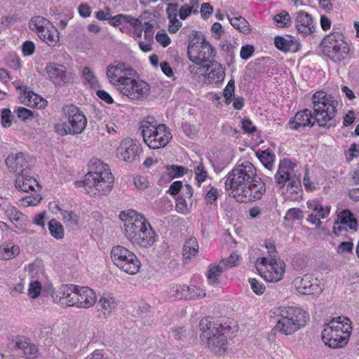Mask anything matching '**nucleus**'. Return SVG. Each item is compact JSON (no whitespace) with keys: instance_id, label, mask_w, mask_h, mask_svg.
<instances>
[{"instance_id":"dca6fc26","label":"nucleus","mask_w":359,"mask_h":359,"mask_svg":"<svg viewBox=\"0 0 359 359\" xmlns=\"http://www.w3.org/2000/svg\"><path fill=\"white\" fill-rule=\"evenodd\" d=\"M65 114L67 117V125L71 135L81 134L85 130L87 125V119L83 112L76 105L71 104L65 109Z\"/></svg>"},{"instance_id":"6ab92c4d","label":"nucleus","mask_w":359,"mask_h":359,"mask_svg":"<svg viewBox=\"0 0 359 359\" xmlns=\"http://www.w3.org/2000/svg\"><path fill=\"white\" fill-rule=\"evenodd\" d=\"M141 145L131 138L123 139L116 149V156L123 161H134L141 153Z\"/></svg>"},{"instance_id":"09e8293b","label":"nucleus","mask_w":359,"mask_h":359,"mask_svg":"<svg viewBox=\"0 0 359 359\" xmlns=\"http://www.w3.org/2000/svg\"><path fill=\"white\" fill-rule=\"evenodd\" d=\"M41 291V284L38 280H33L30 282L29 289H28V295L32 299L37 298Z\"/></svg>"},{"instance_id":"aec40b11","label":"nucleus","mask_w":359,"mask_h":359,"mask_svg":"<svg viewBox=\"0 0 359 359\" xmlns=\"http://www.w3.org/2000/svg\"><path fill=\"white\" fill-rule=\"evenodd\" d=\"M134 72L133 69L131 67L127 66L124 62H119L116 65H109L107 69V76L109 81L117 85L118 89L120 85L122 83V79H128L129 77L126 75H132Z\"/></svg>"},{"instance_id":"de8ad7c7","label":"nucleus","mask_w":359,"mask_h":359,"mask_svg":"<svg viewBox=\"0 0 359 359\" xmlns=\"http://www.w3.org/2000/svg\"><path fill=\"white\" fill-rule=\"evenodd\" d=\"M256 155L262 164H269V162L274 161L275 156L269 149L258 151Z\"/></svg>"},{"instance_id":"603ef678","label":"nucleus","mask_w":359,"mask_h":359,"mask_svg":"<svg viewBox=\"0 0 359 359\" xmlns=\"http://www.w3.org/2000/svg\"><path fill=\"white\" fill-rule=\"evenodd\" d=\"M60 213L65 222H69L75 225L79 224V217L75 212L68 210H62Z\"/></svg>"},{"instance_id":"b1692460","label":"nucleus","mask_w":359,"mask_h":359,"mask_svg":"<svg viewBox=\"0 0 359 359\" xmlns=\"http://www.w3.org/2000/svg\"><path fill=\"white\" fill-rule=\"evenodd\" d=\"M77 285L67 284L62 285L58 291L59 303L67 306H76L78 299H76Z\"/></svg>"},{"instance_id":"39448f33","label":"nucleus","mask_w":359,"mask_h":359,"mask_svg":"<svg viewBox=\"0 0 359 359\" xmlns=\"http://www.w3.org/2000/svg\"><path fill=\"white\" fill-rule=\"evenodd\" d=\"M352 332L351 320L344 316L333 318L325 325L322 331V340L330 348L344 347L347 344Z\"/></svg>"},{"instance_id":"5fc2aeb1","label":"nucleus","mask_w":359,"mask_h":359,"mask_svg":"<svg viewBox=\"0 0 359 359\" xmlns=\"http://www.w3.org/2000/svg\"><path fill=\"white\" fill-rule=\"evenodd\" d=\"M304 217L303 211L299 208H292L287 210L285 219L300 220Z\"/></svg>"},{"instance_id":"bb28decb","label":"nucleus","mask_w":359,"mask_h":359,"mask_svg":"<svg viewBox=\"0 0 359 359\" xmlns=\"http://www.w3.org/2000/svg\"><path fill=\"white\" fill-rule=\"evenodd\" d=\"M76 296L78 299L77 307L88 309L94 305L97 297L95 292L88 287L77 285Z\"/></svg>"},{"instance_id":"9d476101","label":"nucleus","mask_w":359,"mask_h":359,"mask_svg":"<svg viewBox=\"0 0 359 359\" xmlns=\"http://www.w3.org/2000/svg\"><path fill=\"white\" fill-rule=\"evenodd\" d=\"M111 258L117 267L127 273L135 274L140 268L137 257L123 246H114L111 250Z\"/></svg>"},{"instance_id":"cd10ccee","label":"nucleus","mask_w":359,"mask_h":359,"mask_svg":"<svg viewBox=\"0 0 359 359\" xmlns=\"http://www.w3.org/2000/svg\"><path fill=\"white\" fill-rule=\"evenodd\" d=\"M274 44L276 48L284 53H295L300 48L299 42L292 36H287L286 37L276 36L274 38Z\"/></svg>"},{"instance_id":"72a5a7b5","label":"nucleus","mask_w":359,"mask_h":359,"mask_svg":"<svg viewBox=\"0 0 359 359\" xmlns=\"http://www.w3.org/2000/svg\"><path fill=\"white\" fill-rule=\"evenodd\" d=\"M228 19L231 25L239 32L244 34L250 33V25L243 17L233 14V16L228 15Z\"/></svg>"},{"instance_id":"f3484780","label":"nucleus","mask_w":359,"mask_h":359,"mask_svg":"<svg viewBox=\"0 0 359 359\" xmlns=\"http://www.w3.org/2000/svg\"><path fill=\"white\" fill-rule=\"evenodd\" d=\"M292 283L297 291L304 295H318L322 292L318 279L311 274L298 276Z\"/></svg>"},{"instance_id":"a878e982","label":"nucleus","mask_w":359,"mask_h":359,"mask_svg":"<svg viewBox=\"0 0 359 359\" xmlns=\"http://www.w3.org/2000/svg\"><path fill=\"white\" fill-rule=\"evenodd\" d=\"M295 27L298 32L304 35H309L315 30L311 15L304 11L297 13Z\"/></svg>"},{"instance_id":"a18cd8bd","label":"nucleus","mask_w":359,"mask_h":359,"mask_svg":"<svg viewBox=\"0 0 359 359\" xmlns=\"http://www.w3.org/2000/svg\"><path fill=\"white\" fill-rule=\"evenodd\" d=\"M166 169L172 178L182 177L188 172L187 168L177 165H168Z\"/></svg>"},{"instance_id":"473e14b6","label":"nucleus","mask_w":359,"mask_h":359,"mask_svg":"<svg viewBox=\"0 0 359 359\" xmlns=\"http://www.w3.org/2000/svg\"><path fill=\"white\" fill-rule=\"evenodd\" d=\"M50 25L47 19L39 15L33 17L29 22V28L35 32L38 36L43 35L45 29L48 28Z\"/></svg>"},{"instance_id":"69168bd1","label":"nucleus","mask_w":359,"mask_h":359,"mask_svg":"<svg viewBox=\"0 0 359 359\" xmlns=\"http://www.w3.org/2000/svg\"><path fill=\"white\" fill-rule=\"evenodd\" d=\"M22 50L25 56L32 55L35 50V45L32 41H26L23 43Z\"/></svg>"},{"instance_id":"13d9d810","label":"nucleus","mask_w":359,"mask_h":359,"mask_svg":"<svg viewBox=\"0 0 359 359\" xmlns=\"http://www.w3.org/2000/svg\"><path fill=\"white\" fill-rule=\"evenodd\" d=\"M255 51V48L252 45H245L241 47L240 56L241 58L247 60H248L253 54Z\"/></svg>"},{"instance_id":"e2e57ef3","label":"nucleus","mask_w":359,"mask_h":359,"mask_svg":"<svg viewBox=\"0 0 359 359\" xmlns=\"http://www.w3.org/2000/svg\"><path fill=\"white\" fill-rule=\"evenodd\" d=\"M54 129L55 133L61 136H64L66 135H71V133L69 132L70 130L69 126L67 125V122H64L62 123H57L54 126Z\"/></svg>"},{"instance_id":"4468645a","label":"nucleus","mask_w":359,"mask_h":359,"mask_svg":"<svg viewBox=\"0 0 359 359\" xmlns=\"http://www.w3.org/2000/svg\"><path fill=\"white\" fill-rule=\"evenodd\" d=\"M15 186L17 189L27 193L29 191L36 193L40 189V185L36 180L28 175L27 173L17 176ZM41 199L42 197L40 194H31L29 196L25 197L23 201L27 205H36Z\"/></svg>"},{"instance_id":"774afa93","label":"nucleus","mask_w":359,"mask_h":359,"mask_svg":"<svg viewBox=\"0 0 359 359\" xmlns=\"http://www.w3.org/2000/svg\"><path fill=\"white\" fill-rule=\"evenodd\" d=\"M16 113L18 117L22 121H25L28 119L29 117L33 116V112L31 110L26 109L25 107H19L17 109Z\"/></svg>"},{"instance_id":"79ce46f5","label":"nucleus","mask_w":359,"mask_h":359,"mask_svg":"<svg viewBox=\"0 0 359 359\" xmlns=\"http://www.w3.org/2000/svg\"><path fill=\"white\" fill-rule=\"evenodd\" d=\"M188 286L187 285H176L172 286L169 291L170 296L177 299H186L187 297Z\"/></svg>"},{"instance_id":"c85d7f7f","label":"nucleus","mask_w":359,"mask_h":359,"mask_svg":"<svg viewBox=\"0 0 359 359\" xmlns=\"http://www.w3.org/2000/svg\"><path fill=\"white\" fill-rule=\"evenodd\" d=\"M15 348L23 351L27 358H36L39 355L38 346L32 343L31 340L25 337H18L15 341Z\"/></svg>"},{"instance_id":"a211bd4d","label":"nucleus","mask_w":359,"mask_h":359,"mask_svg":"<svg viewBox=\"0 0 359 359\" xmlns=\"http://www.w3.org/2000/svg\"><path fill=\"white\" fill-rule=\"evenodd\" d=\"M358 226V221L351 211L348 209H344L338 213L332 231L336 236H339L342 231H346L348 228L356 231Z\"/></svg>"},{"instance_id":"0e129e2a","label":"nucleus","mask_w":359,"mask_h":359,"mask_svg":"<svg viewBox=\"0 0 359 359\" xmlns=\"http://www.w3.org/2000/svg\"><path fill=\"white\" fill-rule=\"evenodd\" d=\"M213 7L209 3H203L201 7V14L203 19H208L212 14Z\"/></svg>"},{"instance_id":"5701e85b","label":"nucleus","mask_w":359,"mask_h":359,"mask_svg":"<svg viewBox=\"0 0 359 359\" xmlns=\"http://www.w3.org/2000/svg\"><path fill=\"white\" fill-rule=\"evenodd\" d=\"M316 122L314 114L311 110L305 109L298 111L294 118L289 121L288 125L292 130H298L300 127H312Z\"/></svg>"},{"instance_id":"0eeeda50","label":"nucleus","mask_w":359,"mask_h":359,"mask_svg":"<svg viewBox=\"0 0 359 359\" xmlns=\"http://www.w3.org/2000/svg\"><path fill=\"white\" fill-rule=\"evenodd\" d=\"M313 114L320 127L330 128L337 123L330 122L336 116L338 102L331 95L323 91H317L312 95Z\"/></svg>"},{"instance_id":"c756f323","label":"nucleus","mask_w":359,"mask_h":359,"mask_svg":"<svg viewBox=\"0 0 359 359\" xmlns=\"http://www.w3.org/2000/svg\"><path fill=\"white\" fill-rule=\"evenodd\" d=\"M179 10L177 4H168L166 14L169 20L168 31L172 34L176 33L182 25V22L177 19Z\"/></svg>"},{"instance_id":"338daca9","label":"nucleus","mask_w":359,"mask_h":359,"mask_svg":"<svg viewBox=\"0 0 359 359\" xmlns=\"http://www.w3.org/2000/svg\"><path fill=\"white\" fill-rule=\"evenodd\" d=\"M176 210L178 212L185 214L188 212V208L186 200L184 197H178L176 199Z\"/></svg>"},{"instance_id":"3c124183","label":"nucleus","mask_w":359,"mask_h":359,"mask_svg":"<svg viewBox=\"0 0 359 359\" xmlns=\"http://www.w3.org/2000/svg\"><path fill=\"white\" fill-rule=\"evenodd\" d=\"M13 115L9 109H3L1 111V121L4 128H8L12 123Z\"/></svg>"},{"instance_id":"052dcab7","label":"nucleus","mask_w":359,"mask_h":359,"mask_svg":"<svg viewBox=\"0 0 359 359\" xmlns=\"http://www.w3.org/2000/svg\"><path fill=\"white\" fill-rule=\"evenodd\" d=\"M156 40L163 47L168 46L171 43L170 37L165 32H158L156 34Z\"/></svg>"},{"instance_id":"f257e3e1","label":"nucleus","mask_w":359,"mask_h":359,"mask_svg":"<svg viewBox=\"0 0 359 359\" xmlns=\"http://www.w3.org/2000/svg\"><path fill=\"white\" fill-rule=\"evenodd\" d=\"M225 189L229 195L241 203L253 202L261 199L266 192V184L257 177L256 168L245 161L238 163L224 177Z\"/></svg>"},{"instance_id":"20e7f679","label":"nucleus","mask_w":359,"mask_h":359,"mask_svg":"<svg viewBox=\"0 0 359 359\" xmlns=\"http://www.w3.org/2000/svg\"><path fill=\"white\" fill-rule=\"evenodd\" d=\"M200 339L203 345L214 353H222L227 349V333L230 326L223 325L212 317L203 318L199 323Z\"/></svg>"},{"instance_id":"7c9ffc66","label":"nucleus","mask_w":359,"mask_h":359,"mask_svg":"<svg viewBox=\"0 0 359 359\" xmlns=\"http://www.w3.org/2000/svg\"><path fill=\"white\" fill-rule=\"evenodd\" d=\"M98 304L100 312L105 318L109 316L117 306L115 298L110 294H104L100 299Z\"/></svg>"},{"instance_id":"680f3d73","label":"nucleus","mask_w":359,"mask_h":359,"mask_svg":"<svg viewBox=\"0 0 359 359\" xmlns=\"http://www.w3.org/2000/svg\"><path fill=\"white\" fill-rule=\"evenodd\" d=\"M126 18V15L125 14H118L116 15L108 18V22L111 25L117 27L125 23Z\"/></svg>"},{"instance_id":"f704fd0d","label":"nucleus","mask_w":359,"mask_h":359,"mask_svg":"<svg viewBox=\"0 0 359 359\" xmlns=\"http://www.w3.org/2000/svg\"><path fill=\"white\" fill-rule=\"evenodd\" d=\"M38 36L51 47L55 46L59 41L58 32L52 25L45 29L43 35Z\"/></svg>"},{"instance_id":"393cba45","label":"nucleus","mask_w":359,"mask_h":359,"mask_svg":"<svg viewBox=\"0 0 359 359\" xmlns=\"http://www.w3.org/2000/svg\"><path fill=\"white\" fill-rule=\"evenodd\" d=\"M206 72L210 71L205 76V82L208 84L220 83L225 78L224 69L217 61L212 62L210 65H203Z\"/></svg>"},{"instance_id":"4d7b16f0","label":"nucleus","mask_w":359,"mask_h":359,"mask_svg":"<svg viewBox=\"0 0 359 359\" xmlns=\"http://www.w3.org/2000/svg\"><path fill=\"white\" fill-rule=\"evenodd\" d=\"M218 189L214 187H211L210 189L207 192L205 199L208 205H213L216 203L218 198Z\"/></svg>"},{"instance_id":"423d86ee","label":"nucleus","mask_w":359,"mask_h":359,"mask_svg":"<svg viewBox=\"0 0 359 359\" xmlns=\"http://www.w3.org/2000/svg\"><path fill=\"white\" fill-rule=\"evenodd\" d=\"M140 129L144 142L153 149L165 147L172 137L169 128L165 124L158 123L153 116L144 118L140 122Z\"/></svg>"},{"instance_id":"f8f14e48","label":"nucleus","mask_w":359,"mask_h":359,"mask_svg":"<svg viewBox=\"0 0 359 359\" xmlns=\"http://www.w3.org/2000/svg\"><path fill=\"white\" fill-rule=\"evenodd\" d=\"M216 54L215 48L205 40L203 39L201 42L191 40L188 46V56L191 61L197 65H204V62H212Z\"/></svg>"},{"instance_id":"6e6d98bb","label":"nucleus","mask_w":359,"mask_h":359,"mask_svg":"<svg viewBox=\"0 0 359 359\" xmlns=\"http://www.w3.org/2000/svg\"><path fill=\"white\" fill-rule=\"evenodd\" d=\"M189 291H187V297L186 299H193L196 298H201L205 296V293L203 290L196 287V286H188Z\"/></svg>"},{"instance_id":"6e6552de","label":"nucleus","mask_w":359,"mask_h":359,"mask_svg":"<svg viewBox=\"0 0 359 359\" xmlns=\"http://www.w3.org/2000/svg\"><path fill=\"white\" fill-rule=\"evenodd\" d=\"M278 311L279 319L274 328L285 335L299 330L308 318V313L299 307H281Z\"/></svg>"},{"instance_id":"864d4df0","label":"nucleus","mask_w":359,"mask_h":359,"mask_svg":"<svg viewBox=\"0 0 359 359\" xmlns=\"http://www.w3.org/2000/svg\"><path fill=\"white\" fill-rule=\"evenodd\" d=\"M249 283L250 284L252 291L258 295L264 294L265 292L264 285L257 280L256 278H249Z\"/></svg>"},{"instance_id":"9b49d317","label":"nucleus","mask_w":359,"mask_h":359,"mask_svg":"<svg viewBox=\"0 0 359 359\" xmlns=\"http://www.w3.org/2000/svg\"><path fill=\"white\" fill-rule=\"evenodd\" d=\"M296 166V164L290 159L280 160L274 178L280 188L284 187L288 182V189L292 192L297 193L301 188V182L299 177L292 174Z\"/></svg>"},{"instance_id":"412c9836","label":"nucleus","mask_w":359,"mask_h":359,"mask_svg":"<svg viewBox=\"0 0 359 359\" xmlns=\"http://www.w3.org/2000/svg\"><path fill=\"white\" fill-rule=\"evenodd\" d=\"M29 157L23 153H18L15 156L9 155L6 159V165L11 172L20 175L28 172L27 169L30 167L31 163L28 161Z\"/></svg>"},{"instance_id":"c9c22d12","label":"nucleus","mask_w":359,"mask_h":359,"mask_svg":"<svg viewBox=\"0 0 359 359\" xmlns=\"http://www.w3.org/2000/svg\"><path fill=\"white\" fill-rule=\"evenodd\" d=\"M5 213L10 221L17 226L27 220V216L20 212L16 208L12 205H7L5 208Z\"/></svg>"},{"instance_id":"8fccbe9b","label":"nucleus","mask_w":359,"mask_h":359,"mask_svg":"<svg viewBox=\"0 0 359 359\" xmlns=\"http://www.w3.org/2000/svg\"><path fill=\"white\" fill-rule=\"evenodd\" d=\"M191 13H198V10L196 8H194V6H191L189 4H185L180 8L179 16L181 20H186Z\"/></svg>"},{"instance_id":"e433bc0d","label":"nucleus","mask_w":359,"mask_h":359,"mask_svg":"<svg viewBox=\"0 0 359 359\" xmlns=\"http://www.w3.org/2000/svg\"><path fill=\"white\" fill-rule=\"evenodd\" d=\"M330 212V208L328 206L326 207H318L317 211L311 212L307 220L313 224H316L317 226H320L321 224V219H324L327 217Z\"/></svg>"},{"instance_id":"2eb2a0df","label":"nucleus","mask_w":359,"mask_h":359,"mask_svg":"<svg viewBox=\"0 0 359 359\" xmlns=\"http://www.w3.org/2000/svg\"><path fill=\"white\" fill-rule=\"evenodd\" d=\"M122 83L118 89L120 92L133 100H143L150 92L149 85L142 80L134 79H122Z\"/></svg>"},{"instance_id":"bf43d9fd","label":"nucleus","mask_w":359,"mask_h":359,"mask_svg":"<svg viewBox=\"0 0 359 359\" xmlns=\"http://www.w3.org/2000/svg\"><path fill=\"white\" fill-rule=\"evenodd\" d=\"M82 73L84 79L90 85L93 86L97 82V79L94 75V73L91 71V69L89 67H83Z\"/></svg>"},{"instance_id":"4c0bfd02","label":"nucleus","mask_w":359,"mask_h":359,"mask_svg":"<svg viewBox=\"0 0 359 359\" xmlns=\"http://www.w3.org/2000/svg\"><path fill=\"white\" fill-rule=\"evenodd\" d=\"M198 252V244L195 238L188 239L183 247V257L185 259H190L197 255Z\"/></svg>"},{"instance_id":"ea45409f","label":"nucleus","mask_w":359,"mask_h":359,"mask_svg":"<svg viewBox=\"0 0 359 359\" xmlns=\"http://www.w3.org/2000/svg\"><path fill=\"white\" fill-rule=\"evenodd\" d=\"M48 230L50 235L57 240H61L64 238V228L60 222L55 219L49 221Z\"/></svg>"},{"instance_id":"c03bdc74","label":"nucleus","mask_w":359,"mask_h":359,"mask_svg":"<svg viewBox=\"0 0 359 359\" xmlns=\"http://www.w3.org/2000/svg\"><path fill=\"white\" fill-rule=\"evenodd\" d=\"M222 50L226 53V57L229 60L230 63H234L235 53L234 50L236 48L233 44L230 41H226L221 44Z\"/></svg>"},{"instance_id":"37998d69","label":"nucleus","mask_w":359,"mask_h":359,"mask_svg":"<svg viewBox=\"0 0 359 359\" xmlns=\"http://www.w3.org/2000/svg\"><path fill=\"white\" fill-rule=\"evenodd\" d=\"M274 21L279 27H287L291 24V17L285 11H282L273 18Z\"/></svg>"},{"instance_id":"4be33fe9","label":"nucleus","mask_w":359,"mask_h":359,"mask_svg":"<svg viewBox=\"0 0 359 359\" xmlns=\"http://www.w3.org/2000/svg\"><path fill=\"white\" fill-rule=\"evenodd\" d=\"M285 273V263L274 258H269V266L266 271L260 272L268 282H277L281 280Z\"/></svg>"},{"instance_id":"7ed1b4c3","label":"nucleus","mask_w":359,"mask_h":359,"mask_svg":"<svg viewBox=\"0 0 359 359\" xmlns=\"http://www.w3.org/2000/svg\"><path fill=\"white\" fill-rule=\"evenodd\" d=\"M114 182L108 165L97 160L90 166L83 181H76L78 187H83L90 195H107Z\"/></svg>"},{"instance_id":"2f4dec72","label":"nucleus","mask_w":359,"mask_h":359,"mask_svg":"<svg viewBox=\"0 0 359 359\" xmlns=\"http://www.w3.org/2000/svg\"><path fill=\"white\" fill-rule=\"evenodd\" d=\"M20 254V248L12 242H4L0 246V258L4 260L13 259Z\"/></svg>"},{"instance_id":"49530a36","label":"nucleus","mask_w":359,"mask_h":359,"mask_svg":"<svg viewBox=\"0 0 359 359\" xmlns=\"http://www.w3.org/2000/svg\"><path fill=\"white\" fill-rule=\"evenodd\" d=\"M194 172L196 175V180L197 181L198 186L203 182L208 177V172L206 171L205 166L203 163H200L194 168Z\"/></svg>"},{"instance_id":"58836bf2","label":"nucleus","mask_w":359,"mask_h":359,"mask_svg":"<svg viewBox=\"0 0 359 359\" xmlns=\"http://www.w3.org/2000/svg\"><path fill=\"white\" fill-rule=\"evenodd\" d=\"M27 105L34 107L38 109L44 108L47 105V101L34 93H28L27 96L23 101Z\"/></svg>"},{"instance_id":"1a4fd4ad","label":"nucleus","mask_w":359,"mask_h":359,"mask_svg":"<svg viewBox=\"0 0 359 359\" xmlns=\"http://www.w3.org/2000/svg\"><path fill=\"white\" fill-rule=\"evenodd\" d=\"M320 48L323 53L335 63L344 60L349 52L348 44L340 32H332L325 36Z\"/></svg>"},{"instance_id":"f03ea898","label":"nucleus","mask_w":359,"mask_h":359,"mask_svg":"<svg viewBox=\"0 0 359 359\" xmlns=\"http://www.w3.org/2000/svg\"><path fill=\"white\" fill-rule=\"evenodd\" d=\"M120 218L124 222L125 236L133 245L147 248L158 241L157 233L142 215L134 210L122 211Z\"/></svg>"},{"instance_id":"ddd939ff","label":"nucleus","mask_w":359,"mask_h":359,"mask_svg":"<svg viewBox=\"0 0 359 359\" xmlns=\"http://www.w3.org/2000/svg\"><path fill=\"white\" fill-rule=\"evenodd\" d=\"M44 71L47 79L55 87H63L74 82V74L65 65L56 62H48Z\"/></svg>"},{"instance_id":"a19ab883","label":"nucleus","mask_w":359,"mask_h":359,"mask_svg":"<svg viewBox=\"0 0 359 359\" xmlns=\"http://www.w3.org/2000/svg\"><path fill=\"white\" fill-rule=\"evenodd\" d=\"M226 270V267H225L224 264H222V262L220 261L217 265L209 266L207 277L212 283H217L218 278Z\"/></svg>"}]
</instances>
